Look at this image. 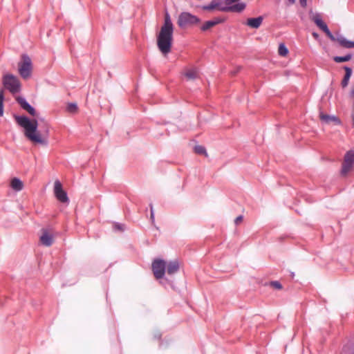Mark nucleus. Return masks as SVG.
Segmentation results:
<instances>
[{
    "instance_id": "nucleus-1",
    "label": "nucleus",
    "mask_w": 354,
    "mask_h": 354,
    "mask_svg": "<svg viewBox=\"0 0 354 354\" xmlns=\"http://www.w3.org/2000/svg\"><path fill=\"white\" fill-rule=\"evenodd\" d=\"M17 124L24 129V136L33 143L42 145H48L49 134L48 128L46 127L42 133L38 130V121L36 119L30 120L25 115H13Z\"/></svg>"
},
{
    "instance_id": "nucleus-2",
    "label": "nucleus",
    "mask_w": 354,
    "mask_h": 354,
    "mask_svg": "<svg viewBox=\"0 0 354 354\" xmlns=\"http://www.w3.org/2000/svg\"><path fill=\"white\" fill-rule=\"evenodd\" d=\"M174 26L168 12L165 13L164 24L157 36V45L158 49L163 55L171 51L173 41Z\"/></svg>"
},
{
    "instance_id": "nucleus-3",
    "label": "nucleus",
    "mask_w": 354,
    "mask_h": 354,
    "mask_svg": "<svg viewBox=\"0 0 354 354\" xmlns=\"http://www.w3.org/2000/svg\"><path fill=\"white\" fill-rule=\"evenodd\" d=\"M2 82L5 88L8 90L12 95L18 93L21 91V83L19 79L12 74L4 75Z\"/></svg>"
},
{
    "instance_id": "nucleus-4",
    "label": "nucleus",
    "mask_w": 354,
    "mask_h": 354,
    "mask_svg": "<svg viewBox=\"0 0 354 354\" xmlns=\"http://www.w3.org/2000/svg\"><path fill=\"white\" fill-rule=\"evenodd\" d=\"M21 62L18 64V71L24 79H28L31 75L32 65L30 58L27 55H23Z\"/></svg>"
},
{
    "instance_id": "nucleus-5",
    "label": "nucleus",
    "mask_w": 354,
    "mask_h": 354,
    "mask_svg": "<svg viewBox=\"0 0 354 354\" xmlns=\"http://www.w3.org/2000/svg\"><path fill=\"white\" fill-rule=\"evenodd\" d=\"M354 167V151L350 150L346 153L342 165L341 175L346 176Z\"/></svg>"
},
{
    "instance_id": "nucleus-6",
    "label": "nucleus",
    "mask_w": 354,
    "mask_h": 354,
    "mask_svg": "<svg viewBox=\"0 0 354 354\" xmlns=\"http://www.w3.org/2000/svg\"><path fill=\"white\" fill-rule=\"evenodd\" d=\"M151 268L156 279H162L166 272V261L160 259H154Z\"/></svg>"
},
{
    "instance_id": "nucleus-7",
    "label": "nucleus",
    "mask_w": 354,
    "mask_h": 354,
    "mask_svg": "<svg viewBox=\"0 0 354 354\" xmlns=\"http://www.w3.org/2000/svg\"><path fill=\"white\" fill-rule=\"evenodd\" d=\"M199 21V19L196 16L189 12H184L178 17V25L181 28H184L196 24L198 23Z\"/></svg>"
},
{
    "instance_id": "nucleus-8",
    "label": "nucleus",
    "mask_w": 354,
    "mask_h": 354,
    "mask_svg": "<svg viewBox=\"0 0 354 354\" xmlns=\"http://www.w3.org/2000/svg\"><path fill=\"white\" fill-rule=\"evenodd\" d=\"M54 194L56 198L61 203H68L69 199L68 198L67 194L62 189V185L59 180H56L54 183Z\"/></svg>"
},
{
    "instance_id": "nucleus-9",
    "label": "nucleus",
    "mask_w": 354,
    "mask_h": 354,
    "mask_svg": "<svg viewBox=\"0 0 354 354\" xmlns=\"http://www.w3.org/2000/svg\"><path fill=\"white\" fill-rule=\"evenodd\" d=\"M315 24L332 40L335 41L336 39L328 29L327 25L322 21L319 15H315L313 18Z\"/></svg>"
},
{
    "instance_id": "nucleus-10",
    "label": "nucleus",
    "mask_w": 354,
    "mask_h": 354,
    "mask_svg": "<svg viewBox=\"0 0 354 354\" xmlns=\"http://www.w3.org/2000/svg\"><path fill=\"white\" fill-rule=\"evenodd\" d=\"M18 104L20 105L21 109L27 111L32 116H37V111L34 107H32L25 98L22 97H18L16 99Z\"/></svg>"
},
{
    "instance_id": "nucleus-11",
    "label": "nucleus",
    "mask_w": 354,
    "mask_h": 354,
    "mask_svg": "<svg viewBox=\"0 0 354 354\" xmlns=\"http://www.w3.org/2000/svg\"><path fill=\"white\" fill-rule=\"evenodd\" d=\"M203 8L209 11L217 10L218 11L227 12V8L225 4H223L221 2L216 0H213L209 4L203 6Z\"/></svg>"
},
{
    "instance_id": "nucleus-12",
    "label": "nucleus",
    "mask_w": 354,
    "mask_h": 354,
    "mask_svg": "<svg viewBox=\"0 0 354 354\" xmlns=\"http://www.w3.org/2000/svg\"><path fill=\"white\" fill-rule=\"evenodd\" d=\"M53 235L48 230L43 229L42 234L40 236L41 243L46 247L50 246L53 243Z\"/></svg>"
},
{
    "instance_id": "nucleus-13",
    "label": "nucleus",
    "mask_w": 354,
    "mask_h": 354,
    "mask_svg": "<svg viewBox=\"0 0 354 354\" xmlns=\"http://www.w3.org/2000/svg\"><path fill=\"white\" fill-rule=\"evenodd\" d=\"M224 20L222 17H215L212 20L207 21L201 26V30L206 31L216 25L223 23Z\"/></svg>"
},
{
    "instance_id": "nucleus-14",
    "label": "nucleus",
    "mask_w": 354,
    "mask_h": 354,
    "mask_svg": "<svg viewBox=\"0 0 354 354\" xmlns=\"http://www.w3.org/2000/svg\"><path fill=\"white\" fill-rule=\"evenodd\" d=\"M319 118H320V120L322 122H325L326 124H330L331 122H333L337 124H340V120H339L338 118H337L335 115H329L327 114H324L322 112H320Z\"/></svg>"
},
{
    "instance_id": "nucleus-15",
    "label": "nucleus",
    "mask_w": 354,
    "mask_h": 354,
    "mask_svg": "<svg viewBox=\"0 0 354 354\" xmlns=\"http://www.w3.org/2000/svg\"><path fill=\"white\" fill-rule=\"evenodd\" d=\"M179 270V263L178 261H169L166 263V270L168 274L171 275L177 272Z\"/></svg>"
},
{
    "instance_id": "nucleus-16",
    "label": "nucleus",
    "mask_w": 354,
    "mask_h": 354,
    "mask_svg": "<svg viewBox=\"0 0 354 354\" xmlns=\"http://www.w3.org/2000/svg\"><path fill=\"white\" fill-rule=\"evenodd\" d=\"M263 19V17L261 16L256 18H249L246 21V25L252 28H258L261 25Z\"/></svg>"
},
{
    "instance_id": "nucleus-17",
    "label": "nucleus",
    "mask_w": 354,
    "mask_h": 354,
    "mask_svg": "<svg viewBox=\"0 0 354 354\" xmlns=\"http://www.w3.org/2000/svg\"><path fill=\"white\" fill-rule=\"evenodd\" d=\"M344 68L345 70V75L342 81L341 84L343 88H345L348 84L349 79L352 75V69L348 66H344Z\"/></svg>"
},
{
    "instance_id": "nucleus-18",
    "label": "nucleus",
    "mask_w": 354,
    "mask_h": 354,
    "mask_svg": "<svg viewBox=\"0 0 354 354\" xmlns=\"http://www.w3.org/2000/svg\"><path fill=\"white\" fill-rule=\"evenodd\" d=\"M245 8V4L244 3H238L235 5H232L231 6H227V12L232 11V12H241L243 11Z\"/></svg>"
},
{
    "instance_id": "nucleus-19",
    "label": "nucleus",
    "mask_w": 354,
    "mask_h": 354,
    "mask_svg": "<svg viewBox=\"0 0 354 354\" xmlns=\"http://www.w3.org/2000/svg\"><path fill=\"white\" fill-rule=\"evenodd\" d=\"M185 75L187 80H194L198 77V71L196 68H190L185 71Z\"/></svg>"
},
{
    "instance_id": "nucleus-20",
    "label": "nucleus",
    "mask_w": 354,
    "mask_h": 354,
    "mask_svg": "<svg viewBox=\"0 0 354 354\" xmlns=\"http://www.w3.org/2000/svg\"><path fill=\"white\" fill-rule=\"evenodd\" d=\"M11 187L14 190L19 192L23 189L24 185L21 180L15 178L11 181Z\"/></svg>"
},
{
    "instance_id": "nucleus-21",
    "label": "nucleus",
    "mask_w": 354,
    "mask_h": 354,
    "mask_svg": "<svg viewBox=\"0 0 354 354\" xmlns=\"http://www.w3.org/2000/svg\"><path fill=\"white\" fill-rule=\"evenodd\" d=\"M352 57L351 54L346 55L345 56H335L333 60L337 63L345 62L349 61Z\"/></svg>"
},
{
    "instance_id": "nucleus-22",
    "label": "nucleus",
    "mask_w": 354,
    "mask_h": 354,
    "mask_svg": "<svg viewBox=\"0 0 354 354\" xmlns=\"http://www.w3.org/2000/svg\"><path fill=\"white\" fill-rule=\"evenodd\" d=\"M78 107L76 103H68L66 106V110L71 113H75L77 111Z\"/></svg>"
},
{
    "instance_id": "nucleus-23",
    "label": "nucleus",
    "mask_w": 354,
    "mask_h": 354,
    "mask_svg": "<svg viewBox=\"0 0 354 354\" xmlns=\"http://www.w3.org/2000/svg\"><path fill=\"white\" fill-rule=\"evenodd\" d=\"M337 40L342 46L348 48V43H349L348 40H347L346 38H344L342 36L339 37L337 39Z\"/></svg>"
},
{
    "instance_id": "nucleus-24",
    "label": "nucleus",
    "mask_w": 354,
    "mask_h": 354,
    "mask_svg": "<svg viewBox=\"0 0 354 354\" xmlns=\"http://www.w3.org/2000/svg\"><path fill=\"white\" fill-rule=\"evenodd\" d=\"M279 54L281 56H286L288 53V50L284 44H281L279 46Z\"/></svg>"
},
{
    "instance_id": "nucleus-25",
    "label": "nucleus",
    "mask_w": 354,
    "mask_h": 354,
    "mask_svg": "<svg viewBox=\"0 0 354 354\" xmlns=\"http://www.w3.org/2000/svg\"><path fill=\"white\" fill-rule=\"evenodd\" d=\"M3 100H4L3 91L1 90L0 91V116H3Z\"/></svg>"
},
{
    "instance_id": "nucleus-26",
    "label": "nucleus",
    "mask_w": 354,
    "mask_h": 354,
    "mask_svg": "<svg viewBox=\"0 0 354 354\" xmlns=\"http://www.w3.org/2000/svg\"><path fill=\"white\" fill-rule=\"evenodd\" d=\"M194 151L196 153H198V154H205V155H207L206 150H205V147L201 146V145H196L194 147Z\"/></svg>"
},
{
    "instance_id": "nucleus-27",
    "label": "nucleus",
    "mask_w": 354,
    "mask_h": 354,
    "mask_svg": "<svg viewBox=\"0 0 354 354\" xmlns=\"http://www.w3.org/2000/svg\"><path fill=\"white\" fill-rule=\"evenodd\" d=\"M270 285L276 288V289H281L282 288V286L281 284L279 282V281H272L270 283Z\"/></svg>"
},
{
    "instance_id": "nucleus-28",
    "label": "nucleus",
    "mask_w": 354,
    "mask_h": 354,
    "mask_svg": "<svg viewBox=\"0 0 354 354\" xmlns=\"http://www.w3.org/2000/svg\"><path fill=\"white\" fill-rule=\"evenodd\" d=\"M114 228L118 230L124 231V225L120 223H116L114 225Z\"/></svg>"
},
{
    "instance_id": "nucleus-29",
    "label": "nucleus",
    "mask_w": 354,
    "mask_h": 354,
    "mask_svg": "<svg viewBox=\"0 0 354 354\" xmlns=\"http://www.w3.org/2000/svg\"><path fill=\"white\" fill-rule=\"evenodd\" d=\"M242 220H243V216H239L238 217L236 218L234 223L236 225H239L242 221Z\"/></svg>"
},
{
    "instance_id": "nucleus-30",
    "label": "nucleus",
    "mask_w": 354,
    "mask_h": 354,
    "mask_svg": "<svg viewBox=\"0 0 354 354\" xmlns=\"http://www.w3.org/2000/svg\"><path fill=\"white\" fill-rule=\"evenodd\" d=\"M150 208H151V219L152 220V221H154V212H153V206L151 204L150 205Z\"/></svg>"
},
{
    "instance_id": "nucleus-31",
    "label": "nucleus",
    "mask_w": 354,
    "mask_h": 354,
    "mask_svg": "<svg viewBox=\"0 0 354 354\" xmlns=\"http://www.w3.org/2000/svg\"><path fill=\"white\" fill-rule=\"evenodd\" d=\"M301 6L305 7L307 3V0H299Z\"/></svg>"
},
{
    "instance_id": "nucleus-32",
    "label": "nucleus",
    "mask_w": 354,
    "mask_h": 354,
    "mask_svg": "<svg viewBox=\"0 0 354 354\" xmlns=\"http://www.w3.org/2000/svg\"><path fill=\"white\" fill-rule=\"evenodd\" d=\"M354 48V41H349L348 48Z\"/></svg>"
},
{
    "instance_id": "nucleus-33",
    "label": "nucleus",
    "mask_w": 354,
    "mask_h": 354,
    "mask_svg": "<svg viewBox=\"0 0 354 354\" xmlns=\"http://www.w3.org/2000/svg\"><path fill=\"white\" fill-rule=\"evenodd\" d=\"M313 36L315 39H317V38H318V37H319L318 34H317V33H316V32H313Z\"/></svg>"
},
{
    "instance_id": "nucleus-34",
    "label": "nucleus",
    "mask_w": 354,
    "mask_h": 354,
    "mask_svg": "<svg viewBox=\"0 0 354 354\" xmlns=\"http://www.w3.org/2000/svg\"><path fill=\"white\" fill-rule=\"evenodd\" d=\"M290 3H295V0H288Z\"/></svg>"
}]
</instances>
